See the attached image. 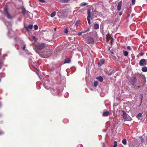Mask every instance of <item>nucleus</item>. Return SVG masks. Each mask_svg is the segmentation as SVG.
<instances>
[{
  "label": "nucleus",
  "instance_id": "32",
  "mask_svg": "<svg viewBox=\"0 0 147 147\" xmlns=\"http://www.w3.org/2000/svg\"><path fill=\"white\" fill-rule=\"evenodd\" d=\"M98 85V82H94V86L96 87Z\"/></svg>",
  "mask_w": 147,
  "mask_h": 147
},
{
  "label": "nucleus",
  "instance_id": "25",
  "mask_svg": "<svg viewBox=\"0 0 147 147\" xmlns=\"http://www.w3.org/2000/svg\"><path fill=\"white\" fill-rule=\"evenodd\" d=\"M69 30L67 28H65L64 30L65 33V34H67L68 33Z\"/></svg>",
  "mask_w": 147,
  "mask_h": 147
},
{
  "label": "nucleus",
  "instance_id": "43",
  "mask_svg": "<svg viewBox=\"0 0 147 147\" xmlns=\"http://www.w3.org/2000/svg\"><path fill=\"white\" fill-rule=\"evenodd\" d=\"M112 72H111L110 73H109L108 74V75H109V76H110V75H111L112 74Z\"/></svg>",
  "mask_w": 147,
  "mask_h": 147
},
{
  "label": "nucleus",
  "instance_id": "48",
  "mask_svg": "<svg viewBox=\"0 0 147 147\" xmlns=\"http://www.w3.org/2000/svg\"><path fill=\"white\" fill-rule=\"evenodd\" d=\"M71 26H69V28H70V27H71Z\"/></svg>",
  "mask_w": 147,
  "mask_h": 147
},
{
  "label": "nucleus",
  "instance_id": "22",
  "mask_svg": "<svg viewBox=\"0 0 147 147\" xmlns=\"http://www.w3.org/2000/svg\"><path fill=\"white\" fill-rule=\"evenodd\" d=\"M70 62V60L69 59H66L65 60V63H69Z\"/></svg>",
  "mask_w": 147,
  "mask_h": 147
},
{
  "label": "nucleus",
  "instance_id": "12",
  "mask_svg": "<svg viewBox=\"0 0 147 147\" xmlns=\"http://www.w3.org/2000/svg\"><path fill=\"white\" fill-rule=\"evenodd\" d=\"M122 5L121 1L119 2L118 5L117 6V9L118 11H120L121 9V6Z\"/></svg>",
  "mask_w": 147,
  "mask_h": 147
},
{
  "label": "nucleus",
  "instance_id": "33",
  "mask_svg": "<svg viewBox=\"0 0 147 147\" xmlns=\"http://www.w3.org/2000/svg\"><path fill=\"white\" fill-rule=\"evenodd\" d=\"M4 132L0 130V135H2L3 134Z\"/></svg>",
  "mask_w": 147,
  "mask_h": 147
},
{
  "label": "nucleus",
  "instance_id": "29",
  "mask_svg": "<svg viewBox=\"0 0 147 147\" xmlns=\"http://www.w3.org/2000/svg\"><path fill=\"white\" fill-rule=\"evenodd\" d=\"M89 18H88V17H87V20H88V22L89 24H90V20L89 19Z\"/></svg>",
  "mask_w": 147,
  "mask_h": 147
},
{
  "label": "nucleus",
  "instance_id": "34",
  "mask_svg": "<svg viewBox=\"0 0 147 147\" xmlns=\"http://www.w3.org/2000/svg\"><path fill=\"white\" fill-rule=\"evenodd\" d=\"M40 2L42 3H44L45 2V0H38Z\"/></svg>",
  "mask_w": 147,
  "mask_h": 147
},
{
  "label": "nucleus",
  "instance_id": "27",
  "mask_svg": "<svg viewBox=\"0 0 147 147\" xmlns=\"http://www.w3.org/2000/svg\"><path fill=\"white\" fill-rule=\"evenodd\" d=\"M34 29L35 30H36L38 29V26L37 25H34Z\"/></svg>",
  "mask_w": 147,
  "mask_h": 147
},
{
  "label": "nucleus",
  "instance_id": "44",
  "mask_svg": "<svg viewBox=\"0 0 147 147\" xmlns=\"http://www.w3.org/2000/svg\"><path fill=\"white\" fill-rule=\"evenodd\" d=\"M109 38L111 40H113V38L111 37H110Z\"/></svg>",
  "mask_w": 147,
  "mask_h": 147
},
{
  "label": "nucleus",
  "instance_id": "3",
  "mask_svg": "<svg viewBox=\"0 0 147 147\" xmlns=\"http://www.w3.org/2000/svg\"><path fill=\"white\" fill-rule=\"evenodd\" d=\"M122 115L123 116L124 119L125 121H130L132 119L126 113L125 111H123Z\"/></svg>",
  "mask_w": 147,
  "mask_h": 147
},
{
  "label": "nucleus",
  "instance_id": "8",
  "mask_svg": "<svg viewBox=\"0 0 147 147\" xmlns=\"http://www.w3.org/2000/svg\"><path fill=\"white\" fill-rule=\"evenodd\" d=\"M130 82L133 86H134L136 82V80L135 77H134L130 80Z\"/></svg>",
  "mask_w": 147,
  "mask_h": 147
},
{
  "label": "nucleus",
  "instance_id": "37",
  "mask_svg": "<svg viewBox=\"0 0 147 147\" xmlns=\"http://www.w3.org/2000/svg\"><path fill=\"white\" fill-rule=\"evenodd\" d=\"M32 38H33L34 39H35V40H36V37H35V36H32Z\"/></svg>",
  "mask_w": 147,
  "mask_h": 147
},
{
  "label": "nucleus",
  "instance_id": "39",
  "mask_svg": "<svg viewBox=\"0 0 147 147\" xmlns=\"http://www.w3.org/2000/svg\"><path fill=\"white\" fill-rule=\"evenodd\" d=\"M117 146V144H114V145L113 146V147H116Z\"/></svg>",
  "mask_w": 147,
  "mask_h": 147
},
{
  "label": "nucleus",
  "instance_id": "21",
  "mask_svg": "<svg viewBox=\"0 0 147 147\" xmlns=\"http://www.w3.org/2000/svg\"><path fill=\"white\" fill-rule=\"evenodd\" d=\"M87 4V3L85 2H82V3L80 5L82 6H84L86 5Z\"/></svg>",
  "mask_w": 147,
  "mask_h": 147
},
{
  "label": "nucleus",
  "instance_id": "30",
  "mask_svg": "<svg viewBox=\"0 0 147 147\" xmlns=\"http://www.w3.org/2000/svg\"><path fill=\"white\" fill-rule=\"evenodd\" d=\"M131 2L132 4L134 5L135 3L136 0H132Z\"/></svg>",
  "mask_w": 147,
  "mask_h": 147
},
{
  "label": "nucleus",
  "instance_id": "28",
  "mask_svg": "<svg viewBox=\"0 0 147 147\" xmlns=\"http://www.w3.org/2000/svg\"><path fill=\"white\" fill-rule=\"evenodd\" d=\"M89 29L88 28L87 29V30H83L82 31V32L83 33H85L87 31L89 30Z\"/></svg>",
  "mask_w": 147,
  "mask_h": 147
},
{
  "label": "nucleus",
  "instance_id": "17",
  "mask_svg": "<svg viewBox=\"0 0 147 147\" xmlns=\"http://www.w3.org/2000/svg\"><path fill=\"white\" fill-rule=\"evenodd\" d=\"M26 48V45L23 44L21 45V48L23 50H24Z\"/></svg>",
  "mask_w": 147,
  "mask_h": 147
},
{
  "label": "nucleus",
  "instance_id": "7",
  "mask_svg": "<svg viewBox=\"0 0 147 147\" xmlns=\"http://www.w3.org/2000/svg\"><path fill=\"white\" fill-rule=\"evenodd\" d=\"M146 64V61L144 59H141L139 62V65L141 66L145 65Z\"/></svg>",
  "mask_w": 147,
  "mask_h": 147
},
{
  "label": "nucleus",
  "instance_id": "10",
  "mask_svg": "<svg viewBox=\"0 0 147 147\" xmlns=\"http://www.w3.org/2000/svg\"><path fill=\"white\" fill-rule=\"evenodd\" d=\"M5 25L7 27L8 29L9 30L10 29L12 25V23L9 22H6L5 23Z\"/></svg>",
  "mask_w": 147,
  "mask_h": 147
},
{
  "label": "nucleus",
  "instance_id": "13",
  "mask_svg": "<svg viewBox=\"0 0 147 147\" xmlns=\"http://www.w3.org/2000/svg\"><path fill=\"white\" fill-rule=\"evenodd\" d=\"M109 114V112L108 111L104 112L103 114L102 115L104 116H107Z\"/></svg>",
  "mask_w": 147,
  "mask_h": 147
},
{
  "label": "nucleus",
  "instance_id": "50",
  "mask_svg": "<svg viewBox=\"0 0 147 147\" xmlns=\"http://www.w3.org/2000/svg\"><path fill=\"white\" fill-rule=\"evenodd\" d=\"M51 93H52V94H54V93H53V92H52V91H51Z\"/></svg>",
  "mask_w": 147,
  "mask_h": 147
},
{
  "label": "nucleus",
  "instance_id": "19",
  "mask_svg": "<svg viewBox=\"0 0 147 147\" xmlns=\"http://www.w3.org/2000/svg\"><path fill=\"white\" fill-rule=\"evenodd\" d=\"M142 69L143 72H146L147 71V67H143L142 68Z\"/></svg>",
  "mask_w": 147,
  "mask_h": 147
},
{
  "label": "nucleus",
  "instance_id": "4",
  "mask_svg": "<svg viewBox=\"0 0 147 147\" xmlns=\"http://www.w3.org/2000/svg\"><path fill=\"white\" fill-rule=\"evenodd\" d=\"M88 17L90 18H93L96 17V16L95 13L91 11L90 9H88L87 11Z\"/></svg>",
  "mask_w": 147,
  "mask_h": 147
},
{
  "label": "nucleus",
  "instance_id": "46",
  "mask_svg": "<svg viewBox=\"0 0 147 147\" xmlns=\"http://www.w3.org/2000/svg\"><path fill=\"white\" fill-rule=\"evenodd\" d=\"M113 40H111V43H113Z\"/></svg>",
  "mask_w": 147,
  "mask_h": 147
},
{
  "label": "nucleus",
  "instance_id": "6",
  "mask_svg": "<svg viewBox=\"0 0 147 147\" xmlns=\"http://www.w3.org/2000/svg\"><path fill=\"white\" fill-rule=\"evenodd\" d=\"M86 43L90 44H92L94 43V40L91 37H88V38L85 40Z\"/></svg>",
  "mask_w": 147,
  "mask_h": 147
},
{
  "label": "nucleus",
  "instance_id": "36",
  "mask_svg": "<svg viewBox=\"0 0 147 147\" xmlns=\"http://www.w3.org/2000/svg\"><path fill=\"white\" fill-rule=\"evenodd\" d=\"M127 49H128L129 50H131V48H130V47L129 46H127Z\"/></svg>",
  "mask_w": 147,
  "mask_h": 147
},
{
  "label": "nucleus",
  "instance_id": "49",
  "mask_svg": "<svg viewBox=\"0 0 147 147\" xmlns=\"http://www.w3.org/2000/svg\"><path fill=\"white\" fill-rule=\"evenodd\" d=\"M111 53H112V54H113V51L111 52Z\"/></svg>",
  "mask_w": 147,
  "mask_h": 147
},
{
  "label": "nucleus",
  "instance_id": "26",
  "mask_svg": "<svg viewBox=\"0 0 147 147\" xmlns=\"http://www.w3.org/2000/svg\"><path fill=\"white\" fill-rule=\"evenodd\" d=\"M56 15V13L54 12L51 14L50 16L51 17H54Z\"/></svg>",
  "mask_w": 147,
  "mask_h": 147
},
{
  "label": "nucleus",
  "instance_id": "2",
  "mask_svg": "<svg viewBox=\"0 0 147 147\" xmlns=\"http://www.w3.org/2000/svg\"><path fill=\"white\" fill-rule=\"evenodd\" d=\"M36 52L40 56L43 58H47L49 57L51 54L50 51H45L42 54H40L39 52L37 50H35Z\"/></svg>",
  "mask_w": 147,
  "mask_h": 147
},
{
  "label": "nucleus",
  "instance_id": "45",
  "mask_svg": "<svg viewBox=\"0 0 147 147\" xmlns=\"http://www.w3.org/2000/svg\"><path fill=\"white\" fill-rule=\"evenodd\" d=\"M122 14V13L120 12L119 13V15L120 16H121Z\"/></svg>",
  "mask_w": 147,
  "mask_h": 147
},
{
  "label": "nucleus",
  "instance_id": "40",
  "mask_svg": "<svg viewBox=\"0 0 147 147\" xmlns=\"http://www.w3.org/2000/svg\"><path fill=\"white\" fill-rule=\"evenodd\" d=\"M26 52V53H29V51H28L27 50H25Z\"/></svg>",
  "mask_w": 147,
  "mask_h": 147
},
{
  "label": "nucleus",
  "instance_id": "15",
  "mask_svg": "<svg viewBox=\"0 0 147 147\" xmlns=\"http://www.w3.org/2000/svg\"><path fill=\"white\" fill-rule=\"evenodd\" d=\"M96 79L100 82H102L103 80L102 78L100 76L97 78Z\"/></svg>",
  "mask_w": 147,
  "mask_h": 147
},
{
  "label": "nucleus",
  "instance_id": "11",
  "mask_svg": "<svg viewBox=\"0 0 147 147\" xmlns=\"http://www.w3.org/2000/svg\"><path fill=\"white\" fill-rule=\"evenodd\" d=\"M5 13L6 14L7 16V18L9 19L11 18V16L9 15V13L8 12V10L7 9V7H6L5 8Z\"/></svg>",
  "mask_w": 147,
  "mask_h": 147
},
{
  "label": "nucleus",
  "instance_id": "20",
  "mask_svg": "<svg viewBox=\"0 0 147 147\" xmlns=\"http://www.w3.org/2000/svg\"><path fill=\"white\" fill-rule=\"evenodd\" d=\"M59 1L62 3H67L69 1V0H59Z\"/></svg>",
  "mask_w": 147,
  "mask_h": 147
},
{
  "label": "nucleus",
  "instance_id": "23",
  "mask_svg": "<svg viewBox=\"0 0 147 147\" xmlns=\"http://www.w3.org/2000/svg\"><path fill=\"white\" fill-rule=\"evenodd\" d=\"M122 143L124 144L125 145L126 144V140L125 138L123 139L122 140Z\"/></svg>",
  "mask_w": 147,
  "mask_h": 147
},
{
  "label": "nucleus",
  "instance_id": "5",
  "mask_svg": "<svg viewBox=\"0 0 147 147\" xmlns=\"http://www.w3.org/2000/svg\"><path fill=\"white\" fill-rule=\"evenodd\" d=\"M46 46V45L44 43H39L36 46V48L39 50H41L44 48Z\"/></svg>",
  "mask_w": 147,
  "mask_h": 147
},
{
  "label": "nucleus",
  "instance_id": "42",
  "mask_svg": "<svg viewBox=\"0 0 147 147\" xmlns=\"http://www.w3.org/2000/svg\"><path fill=\"white\" fill-rule=\"evenodd\" d=\"M141 101H142V97H143V96L142 95H141Z\"/></svg>",
  "mask_w": 147,
  "mask_h": 147
},
{
  "label": "nucleus",
  "instance_id": "41",
  "mask_svg": "<svg viewBox=\"0 0 147 147\" xmlns=\"http://www.w3.org/2000/svg\"><path fill=\"white\" fill-rule=\"evenodd\" d=\"M86 35V34L83 35V37H84V38H85V37Z\"/></svg>",
  "mask_w": 147,
  "mask_h": 147
},
{
  "label": "nucleus",
  "instance_id": "47",
  "mask_svg": "<svg viewBox=\"0 0 147 147\" xmlns=\"http://www.w3.org/2000/svg\"><path fill=\"white\" fill-rule=\"evenodd\" d=\"M114 144H117V142L116 141H115L114 142Z\"/></svg>",
  "mask_w": 147,
  "mask_h": 147
},
{
  "label": "nucleus",
  "instance_id": "24",
  "mask_svg": "<svg viewBox=\"0 0 147 147\" xmlns=\"http://www.w3.org/2000/svg\"><path fill=\"white\" fill-rule=\"evenodd\" d=\"M80 20H77L75 22V25L77 26H78L79 24H80Z\"/></svg>",
  "mask_w": 147,
  "mask_h": 147
},
{
  "label": "nucleus",
  "instance_id": "1",
  "mask_svg": "<svg viewBox=\"0 0 147 147\" xmlns=\"http://www.w3.org/2000/svg\"><path fill=\"white\" fill-rule=\"evenodd\" d=\"M57 16L59 18H65L67 16V13L66 9H61L57 12Z\"/></svg>",
  "mask_w": 147,
  "mask_h": 147
},
{
  "label": "nucleus",
  "instance_id": "38",
  "mask_svg": "<svg viewBox=\"0 0 147 147\" xmlns=\"http://www.w3.org/2000/svg\"><path fill=\"white\" fill-rule=\"evenodd\" d=\"M142 115V114L141 113H139V114H138V117H140L141 116V115Z\"/></svg>",
  "mask_w": 147,
  "mask_h": 147
},
{
  "label": "nucleus",
  "instance_id": "35",
  "mask_svg": "<svg viewBox=\"0 0 147 147\" xmlns=\"http://www.w3.org/2000/svg\"><path fill=\"white\" fill-rule=\"evenodd\" d=\"M83 33L82 32V31L80 32L78 34V35L79 36H81L82 35V33Z\"/></svg>",
  "mask_w": 147,
  "mask_h": 147
},
{
  "label": "nucleus",
  "instance_id": "31",
  "mask_svg": "<svg viewBox=\"0 0 147 147\" xmlns=\"http://www.w3.org/2000/svg\"><path fill=\"white\" fill-rule=\"evenodd\" d=\"M25 11H26V10H25V9H22V13H23L24 14H25Z\"/></svg>",
  "mask_w": 147,
  "mask_h": 147
},
{
  "label": "nucleus",
  "instance_id": "14",
  "mask_svg": "<svg viewBox=\"0 0 147 147\" xmlns=\"http://www.w3.org/2000/svg\"><path fill=\"white\" fill-rule=\"evenodd\" d=\"M99 28V25L97 24H95L94 25V28L95 29H98Z\"/></svg>",
  "mask_w": 147,
  "mask_h": 147
},
{
  "label": "nucleus",
  "instance_id": "9",
  "mask_svg": "<svg viewBox=\"0 0 147 147\" xmlns=\"http://www.w3.org/2000/svg\"><path fill=\"white\" fill-rule=\"evenodd\" d=\"M33 25H29L28 26H26L24 25V27L28 31H30L32 28Z\"/></svg>",
  "mask_w": 147,
  "mask_h": 147
},
{
  "label": "nucleus",
  "instance_id": "16",
  "mask_svg": "<svg viewBox=\"0 0 147 147\" xmlns=\"http://www.w3.org/2000/svg\"><path fill=\"white\" fill-rule=\"evenodd\" d=\"M104 62V60L103 59H101L99 63V64L100 65L103 64Z\"/></svg>",
  "mask_w": 147,
  "mask_h": 147
},
{
  "label": "nucleus",
  "instance_id": "18",
  "mask_svg": "<svg viewBox=\"0 0 147 147\" xmlns=\"http://www.w3.org/2000/svg\"><path fill=\"white\" fill-rule=\"evenodd\" d=\"M123 54L125 56H127L128 55V52L126 51H123Z\"/></svg>",
  "mask_w": 147,
  "mask_h": 147
}]
</instances>
